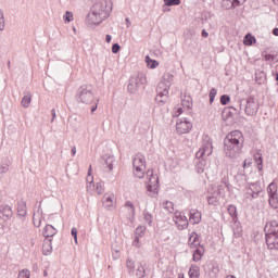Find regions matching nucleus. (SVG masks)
Returning a JSON list of instances; mask_svg holds the SVG:
<instances>
[{
    "mask_svg": "<svg viewBox=\"0 0 278 278\" xmlns=\"http://www.w3.org/2000/svg\"><path fill=\"white\" fill-rule=\"evenodd\" d=\"M244 148V135L240 130L230 131L224 139V153L227 157L236 160L240 157Z\"/></svg>",
    "mask_w": 278,
    "mask_h": 278,
    "instance_id": "nucleus-1",
    "label": "nucleus"
},
{
    "mask_svg": "<svg viewBox=\"0 0 278 278\" xmlns=\"http://www.w3.org/2000/svg\"><path fill=\"white\" fill-rule=\"evenodd\" d=\"M173 74L165 73L162 77V80L159 83L156 87V97L155 102L159 105H164L168 101V92L170 90V86H173Z\"/></svg>",
    "mask_w": 278,
    "mask_h": 278,
    "instance_id": "nucleus-2",
    "label": "nucleus"
},
{
    "mask_svg": "<svg viewBox=\"0 0 278 278\" xmlns=\"http://www.w3.org/2000/svg\"><path fill=\"white\" fill-rule=\"evenodd\" d=\"M210 155H212L211 144L202 146L195 153V170L199 175H201V173H205V166H207L205 157H210Z\"/></svg>",
    "mask_w": 278,
    "mask_h": 278,
    "instance_id": "nucleus-3",
    "label": "nucleus"
},
{
    "mask_svg": "<svg viewBox=\"0 0 278 278\" xmlns=\"http://www.w3.org/2000/svg\"><path fill=\"white\" fill-rule=\"evenodd\" d=\"M94 88L92 85H83L78 88L76 93V99L78 103H85L86 105H90L92 101H94Z\"/></svg>",
    "mask_w": 278,
    "mask_h": 278,
    "instance_id": "nucleus-4",
    "label": "nucleus"
},
{
    "mask_svg": "<svg viewBox=\"0 0 278 278\" xmlns=\"http://www.w3.org/2000/svg\"><path fill=\"white\" fill-rule=\"evenodd\" d=\"M225 188L228 190L231 188V184L229 181L223 179L220 185L217 186V188L211 193V195L207 197V203L208 205H218L220 203V197H223L225 192Z\"/></svg>",
    "mask_w": 278,
    "mask_h": 278,
    "instance_id": "nucleus-5",
    "label": "nucleus"
},
{
    "mask_svg": "<svg viewBox=\"0 0 278 278\" xmlns=\"http://www.w3.org/2000/svg\"><path fill=\"white\" fill-rule=\"evenodd\" d=\"M243 103V104H242ZM242 105L244 106V112L247 116H255L260 112V102L253 97L247 98V100H241L239 108L242 111Z\"/></svg>",
    "mask_w": 278,
    "mask_h": 278,
    "instance_id": "nucleus-6",
    "label": "nucleus"
},
{
    "mask_svg": "<svg viewBox=\"0 0 278 278\" xmlns=\"http://www.w3.org/2000/svg\"><path fill=\"white\" fill-rule=\"evenodd\" d=\"M147 84V76L143 73H138L137 76H132L128 81V92L130 94H136L140 90V86Z\"/></svg>",
    "mask_w": 278,
    "mask_h": 278,
    "instance_id": "nucleus-7",
    "label": "nucleus"
},
{
    "mask_svg": "<svg viewBox=\"0 0 278 278\" xmlns=\"http://www.w3.org/2000/svg\"><path fill=\"white\" fill-rule=\"evenodd\" d=\"M91 12L101 18H109L110 13L112 12V7L108 4L106 0H102L92 5Z\"/></svg>",
    "mask_w": 278,
    "mask_h": 278,
    "instance_id": "nucleus-8",
    "label": "nucleus"
},
{
    "mask_svg": "<svg viewBox=\"0 0 278 278\" xmlns=\"http://www.w3.org/2000/svg\"><path fill=\"white\" fill-rule=\"evenodd\" d=\"M147 177L149 179V184L147 186L148 192H153V194H157L160 188V178L157 175L153 174V169H149L147 172Z\"/></svg>",
    "mask_w": 278,
    "mask_h": 278,
    "instance_id": "nucleus-9",
    "label": "nucleus"
},
{
    "mask_svg": "<svg viewBox=\"0 0 278 278\" xmlns=\"http://www.w3.org/2000/svg\"><path fill=\"white\" fill-rule=\"evenodd\" d=\"M192 129V122L188 119V117H180L176 122V131L179 136H184V134H190Z\"/></svg>",
    "mask_w": 278,
    "mask_h": 278,
    "instance_id": "nucleus-10",
    "label": "nucleus"
},
{
    "mask_svg": "<svg viewBox=\"0 0 278 278\" xmlns=\"http://www.w3.org/2000/svg\"><path fill=\"white\" fill-rule=\"evenodd\" d=\"M267 194L269 197L268 203L270 207H273V210H278L277 184H275V181L268 185Z\"/></svg>",
    "mask_w": 278,
    "mask_h": 278,
    "instance_id": "nucleus-11",
    "label": "nucleus"
},
{
    "mask_svg": "<svg viewBox=\"0 0 278 278\" xmlns=\"http://www.w3.org/2000/svg\"><path fill=\"white\" fill-rule=\"evenodd\" d=\"M173 222L179 231H184L189 225L188 217L186 216V213L182 212H176L173 216Z\"/></svg>",
    "mask_w": 278,
    "mask_h": 278,
    "instance_id": "nucleus-12",
    "label": "nucleus"
},
{
    "mask_svg": "<svg viewBox=\"0 0 278 278\" xmlns=\"http://www.w3.org/2000/svg\"><path fill=\"white\" fill-rule=\"evenodd\" d=\"M265 242L269 251H278V235H265Z\"/></svg>",
    "mask_w": 278,
    "mask_h": 278,
    "instance_id": "nucleus-13",
    "label": "nucleus"
},
{
    "mask_svg": "<svg viewBox=\"0 0 278 278\" xmlns=\"http://www.w3.org/2000/svg\"><path fill=\"white\" fill-rule=\"evenodd\" d=\"M265 236H278V222H267L264 227Z\"/></svg>",
    "mask_w": 278,
    "mask_h": 278,
    "instance_id": "nucleus-14",
    "label": "nucleus"
},
{
    "mask_svg": "<svg viewBox=\"0 0 278 278\" xmlns=\"http://www.w3.org/2000/svg\"><path fill=\"white\" fill-rule=\"evenodd\" d=\"M14 216V212L12 211V206L5 204L0 206V218L2 220H10Z\"/></svg>",
    "mask_w": 278,
    "mask_h": 278,
    "instance_id": "nucleus-15",
    "label": "nucleus"
},
{
    "mask_svg": "<svg viewBox=\"0 0 278 278\" xmlns=\"http://www.w3.org/2000/svg\"><path fill=\"white\" fill-rule=\"evenodd\" d=\"M106 17H101V15H98L96 13H92V11L87 15V24L88 25H101L103 21H105Z\"/></svg>",
    "mask_w": 278,
    "mask_h": 278,
    "instance_id": "nucleus-16",
    "label": "nucleus"
},
{
    "mask_svg": "<svg viewBox=\"0 0 278 278\" xmlns=\"http://www.w3.org/2000/svg\"><path fill=\"white\" fill-rule=\"evenodd\" d=\"M201 212H199V210L197 208H191L189 211V223L191 225H199V223H201Z\"/></svg>",
    "mask_w": 278,
    "mask_h": 278,
    "instance_id": "nucleus-17",
    "label": "nucleus"
},
{
    "mask_svg": "<svg viewBox=\"0 0 278 278\" xmlns=\"http://www.w3.org/2000/svg\"><path fill=\"white\" fill-rule=\"evenodd\" d=\"M200 236L199 233L192 231L189 236L188 239V244L190 245L191 249H197V247H202L201 241H200Z\"/></svg>",
    "mask_w": 278,
    "mask_h": 278,
    "instance_id": "nucleus-18",
    "label": "nucleus"
},
{
    "mask_svg": "<svg viewBox=\"0 0 278 278\" xmlns=\"http://www.w3.org/2000/svg\"><path fill=\"white\" fill-rule=\"evenodd\" d=\"M245 190H250L252 192H256L257 194L264 195V190L262 189V182H249L245 187Z\"/></svg>",
    "mask_w": 278,
    "mask_h": 278,
    "instance_id": "nucleus-19",
    "label": "nucleus"
},
{
    "mask_svg": "<svg viewBox=\"0 0 278 278\" xmlns=\"http://www.w3.org/2000/svg\"><path fill=\"white\" fill-rule=\"evenodd\" d=\"M114 194H104L102 198V203H103V207H105V210H112V207H114Z\"/></svg>",
    "mask_w": 278,
    "mask_h": 278,
    "instance_id": "nucleus-20",
    "label": "nucleus"
},
{
    "mask_svg": "<svg viewBox=\"0 0 278 278\" xmlns=\"http://www.w3.org/2000/svg\"><path fill=\"white\" fill-rule=\"evenodd\" d=\"M240 112H241V110L238 111V109H236L233 106L226 108L223 111V118H225L226 121H227V118H233L235 114L240 116Z\"/></svg>",
    "mask_w": 278,
    "mask_h": 278,
    "instance_id": "nucleus-21",
    "label": "nucleus"
},
{
    "mask_svg": "<svg viewBox=\"0 0 278 278\" xmlns=\"http://www.w3.org/2000/svg\"><path fill=\"white\" fill-rule=\"evenodd\" d=\"M203 255H205V247L198 245L193 251V255H192L193 262H201V260L203 258Z\"/></svg>",
    "mask_w": 278,
    "mask_h": 278,
    "instance_id": "nucleus-22",
    "label": "nucleus"
},
{
    "mask_svg": "<svg viewBox=\"0 0 278 278\" xmlns=\"http://www.w3.org/2000/svg\"><path fill=\"white\" fill-rule=\"evenodd\" d=\"M58 233V229L53 227V225H46L42 231V236L48 240L49 238H53Z\"/></svg>",
    "mask_w": 278,
    "mask_h": 278,
    "instance_id": "nucleus-23",
    "label": "nucleus"
},
{
    "mask_svg": "<svg viewBox=\"0 0 278 278\" xmlns=\"http://www.w3.org/2000/svg\"><path fill=\"white\" fill-rule=\"evenodd\" d=\"M132 166H141L147 168V159L142 153H137L132 161Z\"/></svg>",
    "mask_w": 278,
    "mask_h": 278,
    "instance_id": "nucleus-24",
    "label": "nucleus"
},
{
    "mask_svg": "<svg viewBox=\"0 0 278 278\" xmlns=\"http://www.w3.org/2000/svg\"><path fill=\"white\" fill-rule=\"evenodd\" d=\"M17 216H21L22 218L27 217V203L25 200H20L17 202Z\"/></svg>",
    "mask_w": 278,
    "mask_h": 278,
    "instance_id": "nucleus-25",
    "label": "nucleus"
},
{
    "mask_svg": "<svg viewBox=\"0 0 278 278\" xmlns=\"http://www.w3.org/2000/svg\"><path fill=\"white\" fill-rule=\"evenodd\" d=\"M219 273L220 266H218V263H212L208 268V278H218Z\"/></svg>",
    "mask_w": 278,
    "mask_h": 278,
    "instance_id": "nucleus-26",
    "label": "nucleus"
},
{
    "mask_svg": "<svg viewBox=\"0 0 278 278\" xmlns=\"http://www.w3.org/2000/svg\"><path fill=\"white\" fill-rule=\"evenodd\" d=\"M254 162L256 163V168L258 169L260 175H262V170H264V157L260 152L254 154Z\"/></svg>",
    "mask_w": 278,
    "mask_h": 278,
    "instance_id": "nucleus-27",
    "label": "nucleus"
},
{
    "mask_svg": "<svg viewBox=\"0 0 278 278\" xmlns=\"http://www.w3.org/2000/svg\"><path fill=\"white\" fill-rule=\"evenodd\" d=\"M260 197H264V195H262L261 193H256L255 191L245 189V193H244L245 201H250V203H253L255 199H260Z\"/></svg>",
    "mask_w": 278,
    "mask_h": 278,
    "instance_id": "nucleus-28",
    "label": "nucleus"
},
{
    "mask_svg": "<svg viewBox=\"0 0 278 278\" xmlns=\"http://www.w3.org/2000/svg\"><path fill=\"white\" fill-rule=\"evenodd\" d=\"M52 239H46L42 245L43 255H51L53 253V245L51 244Z\"/></svg>",
    "mask_w": 278,
    "mask_h": 278,
    "instance_id": "nucleus-29",
    "label": "nucleus"
},
{
    "mask_svg": "<svg viewBox=\"0 0 278 278\" xmlns=\"http://www.w3.org/2000/svg\"><path fill=\"white\" fill-rule=\"evenodd\" d=\"M256 42L257 39L255 36L251 35V33L247 34L243 38V45H245V47H253Z\"/></svg>",
    "mask_w": 278,
    "mask_h": 278,
    "instance_id": "nucleus-30",
    "label": "nucleus"
},
{
    "mask_svg": "<svg viewBox=\"0 0 278 278\" xmlns=\"http://www.w3.org/2000/svg\"><path fill=\"white\" fill-rule=\"evenodd\" d=\"M189 277L190 278H199L201 277V269L197 265H191L189 268Z\"/></svg>",
    "mask_w": 278,
    "mask_h": 278,
    "instance_id": "nucleus-31",
    "label": "nucleus"
},
{
    "mask_svg": "<svg viewBox=\"0 0 278 278\" xmlns=\"http://www.w3.org/2000/svg\"><path fill=\"white\" fill-rule=\"evenodd\" d=\"M105 166H108L109 170H114V156L112 155H104L102 156Z\"/></svg>",
    "mask_w": 278,
    "mask_h": 278,
    "instance_id": "nucleus-32",
    "label": "nucleus"
},
{
    "mask_svg": "<svg viewBox=\"0 0 278 278\" xmlns=\"http://www.w3.org/2000/svg\"><path fill=\"white\" fill-rule=\"evenodd\" d=\"M227 212L233 220H237V218H238V207H236V205H233V204L228 205L227 206Z\"/></svg>",
    "mask_w": 278,
    "mask_h": 278,
    "instance_id": "nucleus-33",
    "label": "nucleus"
},
{
    "mask_svg": "<svg viewBox=\"0 0 278 278\" xmlns=\"http://www.w3.org/2000/svg\"><path fill=\"white\" fill-rule=\"evenodd\" d=\"M144 275H147V270L144 269V266L142 265V263H138L137 269H136V277L144 278Z\"/></svg>",
    "mask_w": 278,
    "mask_h": 278,
    "instance_id": "nucleus-34",
    "label": "nucleus"
},
{
    "mask_svg": "<svg viewBox=\"0 0 278 278\" xmlns=\"http://www.w3.org/2000/svg\"><path fill=\"white\" fill-rule=\"evenodd\" d=\"M222 8L224 10H236L233 0H222Z\"/></svg>",
    "mask_w": 278,
    "mask_h": 278,
    "instance_id": "nucleus-35",
    "label": "nucleus"
},
{
    "mask_svg": "<svg viewBox=\"0 0 278 278\" xmlns=\"http://www.w3.org/2000/svg\"><path fill=\"white\" fill-rule=\"evenodd\" d=\"M146 62H147V65L149 66V68H157V66H160V62L151 59V56H149V55L146 56Z\"/></svg>",
    "mask_w": 278,
    "mask_h": 278,
    "instance_id": "nucleus-36",
    "label": "nucleus"
},
{
    "mask_svg": "<svg viewBox=\"0 0 278 278\" xmlns=\"http://www.w3.org/2000/svg\"><path fill=\"white\" fill-rule=\"evenodd\" d=\"M22 108H29L31 104V93H27L22 98Z\"/></svg>",
    "mask_w": 278,
    "mask_h": 278,
    "instance_id": "nucleus-37",
    "label": "nucleus"
},
{
    "mask_svg": "<svg viewBox=\"0 0 278 278\" xmlns=\"http://www.w3.org/2000/svg\"><path fill=\"white\" fill-rule=\"evenodd\" d=\"M182 105H184V108H188L190 110V108H192V97L184 96Z\"/></svg>",
    "mask_w": 278,
    "mask_h": 278,
    "instance_id": "nucleus-38",
    "label": "nucleus"
},
{
    "mask_svg": "<svg viewBox=\"0 0 278 278\" xmlns=\"http://www.w3.org/2000/svg\"><path fill=\"white\" fill-rule=\"evenodd\" d=\"M143 218L148 223L149 227L153 225V215L147 211L143 212Z\"/></svg>",
    "mask_w": 278,
    "mask_h": 278,
    "instance_id": "nucleus-39",
    "label": "nucleus"
},
{
    "mask_svg": "<svg viewBox=\"0 0 278 278\" xmlns=\"http://www.w3.org/2000/svg\"><path fill=\"white\" fill-rule=\"evenodd\" d=\"M126 267L129 270V273H134L136 270V263L134 262V260L127 258Z\"/></svg>",
    "mask_w": 278,
    "mask_h": 278,
    "instance_id": "nucleus-40",
    "label": "nucleus"
},
{
    "mask_svg": "<svg viewBox=\"0 0 278 278\" xmlns=\"http://www.w3.org/2000/svg\"><path fill=\"white\" fill-rule=\"evenodd\" d=\"M163 207L164 210H167V212H170V213L175 212V204L172 201H165L163 203Z\"/></svg>",
    "mask_w": 278,
    "mask_h": 278,
    "instance_id": "nucleus-41",
    "label": "nucleus"
},
{
    "mask_svg": "<svg viewBox=\"0 0 278 278\" xmlns=\"http://www.w3.org/2000/svg\"><path fill=\"white\" fill-rule=\"evenodd\" d=\"M144 231H147V227L138 226L135 230V236H137L138 238H142V236H144Z\"/></svg>",
    "mask_w": 278,
    "mask_h": 278,
    "instance_id": "nucleus-42",
    "label": "nucleus"
},
{
    "mask_svg": "<svg viewBox=\"0 0 278 278\" xmlns=\"http://www.w3.org/2000/svg\"><path fill=\"white\" fill-rule=\"evenodd\" d=\"M216 94H218V90H216V88H212L210 90L208 97H210V105H212V103H214V99H216Z\"/></svg>",
    "mask_w": 278,
    "mask_h": 278,
    "instance_id": "nucleus-43",
    "label": "nucleus"
},
{
    "mask_svg": "<svg viewBox=\"0 0 278 278\" xmlns=\"http://www.w3.org/2000/svg\"><path fill=\"white\" fill-rule=\"evenodd\" d=\"M125 207H129V214L136 216V207L134 206V203H131V201H126Z\"/></svg>",
    "mask_w": 278,
    "mask_h": 278,
    "instance_id": "nucleus-44",
    "label": "nucleus"
},
{
    "mask_svg": "<svg viewBox=\"0 0 278 278\" xmlns=\"http://www.w3.org/2000/svg\"><path fill=\"white\" fill-rule=\"evenodd\" d=\"M5 29V17L3 16V10L0 9V31Z\"/></svg>",
    "mask_w": 278,
    "mask_h": 278,
    "instance_id": "nucleus-45",
    "label": "nucleus"
},
{
    "mask_svg": "<svg viewBox=\"0 0 278 278\" xmlns=\"http://www.w3.org/2000/svg\"><path fill=\"white\" fill-rule=\"evenodd\" d=\"M30 271L29 269H22L20 273H18V276L17 278H30Z\"/></svg>",
    "mask_w": 278,
    "mask_h": 278,
    "instance_id": "nucleus-46",
    "label": "nucleus"
},
{
    "mask_svg": "<svg viewBox=\"0 0 278 278\" xmlns=\"http://www.w3.org/2000/svg\"><path fill=\"white\" fill-rule=\"evenodd\" d=\"M90 173H92V166H90L89 170H88V177H87V189L90 188L94 181V178L92 176H90Z\"/></svg>",
    "mask_w": 278,
    "mask_h": 278,
    "instance_id": "nucleus-47",
    "label": "nucleus"
},
{
    "mask_svg": "<svg viewBox=\"0 0 278 278\" xmlns=\"http://www.w3.org/2000/svg\"><path fill=\"white\" fill-rule=\"evenodd\" d=\"M63 21L64 23H71L73 21V12L66 11Z\"/></svg>",
    "mask_w": 278,
    "mask_h": 278,
    "instance_id": "nucleus-48",
    "label": "nucleus"
},
{
    "mask_svg": "<svg viewBox=\"0 0 278 278\" xmlns=\"http://www.w3.org/2000/svg\"><path fill=\"white\" fill-rule=\"evenodd\" d=\"M165 5L168 8L173 5H179L181 3V0H164Z\"/></svg>",
    "mask_w": 278,
    "mask_h": 278,
    "instance_id": "nucleus-49",
    "label": "nucleus"
},
{
    "mask_svg": "<svg viewBox=\"0 0 278 278\" xmlns=\"http://www.w3.org/2000/svg\"><path fill=\"white\" fill-rule=\"evenodd\" d=\"M230 101H231V98L229 97V94H223L220 97V104L222 105H227Z\"/></svg>",
    "mask_w": 278,
    "mask_h": 278,
    "instance_id": "nucleus-50",
    "label": "nucleus"
},
{
    "mask_svg": "<svg viewBox=\"0 0 278 278\" xmlns=\"http://www.w3.org/2000/svg\"><path fill=\"white\" fill-rule=\"evenodd\" d=\"M263 58H264L265 62H275L276 56L270 53H265V54H263Z\"/></svg>",
    "mask_w": 278,
    "mask_h": 278,
    "instance_id": "nucleus-51",
    "label": "nucleus"
},
{
    "mask_svg": "<svg viewBox=\"0 0 278 278\" xmlns=\"http://www.w3.org/2000/svg\"><path fill=\"white\" fill-rule=\"evenodd\" d=\"M132 247H136L137 249H140V247H142V244L140 243V237L135 235Z\"/></svg>",
    "mask_w": 278,
    "mask_h": 278,
    "instance_id": "nucleus-52",
    "label": "nucleus"
},
{
    "mask_svg": "<svg viewBox=\"0 0 278 278\" xmlns=\"http://www.w3.org/2000/svg\"><path fill=\"white\" fill-rule=\"evenodd\" d=\"M10 170V166L8 164L0 165V175H5Z\"/></svg>",
    "mask_w": 278,
    "mask_h": 278,
    "instance_id": "nucleus-53",
    "label": "nucleus"
},
{
    "mask_svg": "<svg viewBox=\"0 0 278 278\" xmlns=\"http://www.w3.org/2000/svg\"><path fill=\"white\" fill-rule=\"evenodd\" d=\"M232 2L235 3V9H236V8H240V5H244V3H247V0H232Z\"/></svg>",
    "mask_w": 278,
    "mask_h": 278,
    "instance_id": "nucleus-54",
    "label": "nucleus"
},
{
    "mask_svg": "<svg viewBox=\"0 0 278 278\" xmlns=\"http://www.w3.org/2000/svg\"><path fill=\"white\" fill-rule=\"evenodd\" d=\"M118 51H121V45L114 43L112 46V53L116 54V53H118Z\"/></svg>",
    "mask_w": 278,
    "mask_h": 278,
    "instance_id": "nucleus-55",
    "label": "nucleus"
},
{
    "mask_svg": "<svg viewBox=\"0 0 278 278\" xmlns=\"http://www.w3.org/2000/svg\"><path fill=\"white\" fill-rule=\"evenodd\" d=\"M97 193L103 194V182H97Z\"/></svg>",
    "mask_w": 278,
    "mask_h": 278,
    "instance_id": "nucleus-56",
    "label": "nucleus"
},
{
    "mask_svg": "<svg viewBox=\"0 0 278 278\" xmlns=\"http://www.w3.org/2000/svg\"><path fill=\"white\" fill-rule=\"evenodd\" d=\"M135 177L138 179H142L144 177V170L141 172H134Z\"/></svg>",
    "mask_w": 278,
    "mask_h": 278,
    "instance_id": "nucleus-57",
    "label": "nucleus"
},
{
    "mask_svg": "<svg viewBox=\"0 0 278 278\" xmlns=\"http://www.w3.org/2000/svg\"><path fill=\"white\" fill-rule=\"evenodd\" d=\"M134 168H135V173H140V172L144 170L147 167L134 165Z\"/></svg>",
    "mask_w": 278,
    "mask_h": 278,
    "instance_id": "nucleus-58",
    "label": "nucleus"
},
{
    "mask_svg": "<svg viewBox=\"0 0 278 278\" xmlns=\"http://www.w3.org/2000/svg\"><path fill=\"white\" fill-rule=\"evenodd\" d=\"M97 108H99V100H97V103L91 106V114H94V112H97Z\"/></svg>",
    "mask_w": 278,
    "mask_h": 278,
    "instance_id": "nucleus-59",
    "label": "nucleus"
},
{
    "mask_svg": "<svg viewBox=\"0 0 278 278\" xmlns=\"http://www.w3.org/2000/svg\"><path fill=\"white\" fill-rule=\"evenodd\" d=\"M71 233L73 238H77V228L73 227Z\"/></svg>",
    "mask_w": 278,
    "mask_h": 278,
    "instance_id": "nucleus-60",
    "label": "nucleus"
},
{
    "mask_svg": "<svg viewBox=\"0 0 278 278\" xmlns=\"http://www.w3.org/2000/svg\"><path fill=\"white\" fill-rule=\"evenodd\" d=\"M51 115H52L51 123H53V122L55 121V117L58 116V115L55 114V109H52V110H51Z\"/></svg>",
    "mask_w": 278,
    "mask_h": 278,
    "instance_id": "nucleus-61",
    "label": "nucleus"
},
{
    "mask_svg": "<svg viewBox=\"0 0 278 278\" xmlns=\"http://www.w3.org/2000/svg\"><path fill=\"white\" fill-rule=\"evenodd\" d=\"M201 36L202 38H207V36H210V33H207V30L205 29H202Z\"/></svg>",
    "mask_w": 278,
    "mask_h": 278,
    "instance_id": "nucleus-62",
    "label": "nucleus"
},
{
    "mask_svg": "<svg viewBox=\"0 0 278 278\" xmlns=\"http://www.w3.org/2000/svg\"><path fill=\"white\" fill-rule=\"evenodd\" d=\"M242 166H243V168H247V166H251V161L244 160Z\"/></svg>",
    "mask_w": 278,
    "mask_h": 278,
    "instance_id": "nucleus-63",
    "label": "nucleus"
},
{
    "mask_svg": "<svg viewBox=\"0 0 278 278\" xmlns=\"http://www.w3.org/2000/svg\"><path fill=\"white\" fill-rule=\"evenodd\" d=\"M275 70H276V81H278V65H276Z\"/></svg>",
    "mask_w": 278,
    "mask_h": 278,
    "instance_id": "nucleus-64",
    "label": "nucleus"
}]
</instances>
